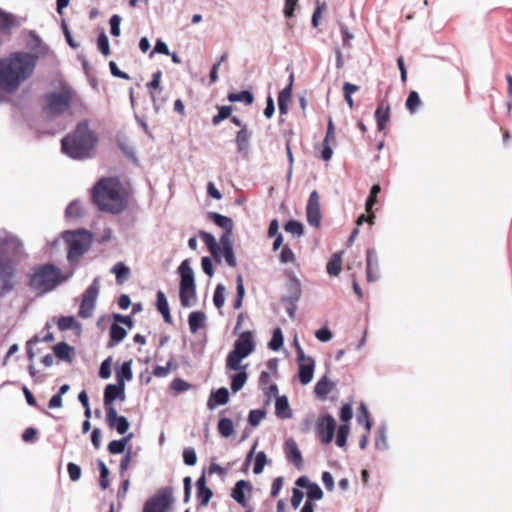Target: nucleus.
<instances>
[{
    "mask_svg": "<svg viewBox=\"0 0 512 512\" xmlns=\"http://www.w3.org/2000/svg\"><path fill=\"white\" fill-rule=\"evenodd\" d=\"M279 260L282 264L293 263L295 261V254L289 245H283Z\"/></svg>",
    "mask_w": 512,
    "mask_h": 512,
    "instance_id": "nucleus-59",
    "label": "nucleus"
},
{
    "mask_svg": "<svg viewBox=\"0 0 512 512\" xmlns=\"http://www.w3.org/2000/svg\"><path fill=\"white\" fill-rule=\"evenodd\" d=\"M198 235L203 240L210 253L216 258L218 262H220L221 248L215 237L211 233L204 230H200Z\"/></svg>",
    "mask_w": 512,
    "mask_h": 512,
    "instance_id": "nucleus-28",
    "label": "nucleus"
},
{
    "mask_svg": "<svg viewBox=\"0 0 512 512\" xmlns=\"http://www.w3.org/2000/svg\"><path fill=\"white\" fill-rule=\"evenodd\" d=\"M47 108L52 115L58 116L70 108L71 94L67 92H51L46 95Z\"/></svg>",
    "mask_w": 512,
    "mask_h": 512,
    "instance_id": "nucleus-11",
    "label": "nucleus"
},
{
    "mask_svg": "<svg viewBox=\"0 0 512 512\" xmlns=\"http://www.w3.org/2000/svg\"><path fill=\"white\" fill-rule=\"evenodd\" d=\"M125 449H126V446L119 439L112 440L111 442H109V444L107 446L108 452L113 455L121 454L125 451Z\"/></svg>",
    "mask_w": 512,
    "mask_h": 512,
    "instance_id": "nucleus-64",
    "label": "nucleus"
},
{
    "mask_svg": "<svg viewBox=\"0 0 512 512\" xmlns=\"http://www.w3.org/2000/svg\"><path fill=\"white\" fill-rule=\"evenodd\" d=\"M285 454H286V458L289 461H291L298 470L302 469V465H303L302 453L299 450L298 445L293 438H289L285 442Z\"/></svg>",
    "mask_w": 512,
    "mask_h": 512,
    "instance_id": "nucleus-21",
    "label": "nucleus"
},
{
    "mask_svg": "<svg viewBox=\"0 0 512 512\" xmlns=\"http://www.w3.org/2000/svg\"><path fill=\"white\" fill-rule=\"evenodd\" d=\"M284 230L297 238L303 236L305 232L304 225L294 219H290L284 224Z\"/></svg>",
    "mask_w": 512,
    "mask_h": 512,
    "instance_id": "nucleus-45",
    "label": "nucleus"
},
{
    "mask_svg": "<svg viewBox=\"0 0 512 512\" xmlns=\"http://www.w3.org/2000/svg\"><path fill=\"white\" fill-rule=\"evenodd\" d=\"M350 432V427L348 424H341L338 427L337 436H336V445L340 448H345L347 444V438Z\"/></svg>",
    "mask_w": 512,
    "mask_h": 512,
    "instance_id": "nucleus-52",
    "label": "nucleus"
},
{
    "mask_svg": "<svg viewBox=\"0 0 512 512\" xmlns=\"http://www.w3.org/2000/svg\"><path fill=\"white\" fill-rule=\"evenodd\" d=\"M57 326L60 331L81 329V324L75 320L74 316H61Z\"/></svg>",
    "mask_w": 512,
    "mask_h": 512,
    "instance_id": "nucleus-41",
    "label": "nucleus"
},
{
    "mask_svg": "<svg viewBox=\"0 0 512 512\" xmlns=\"http://www.w3.org/2000/svg\"><path fill=\"white\" fill-rule=\"evenodd\" d=\"M100 291V278L96 277L85 290L82 296V301L78 311L79 317L87 319L92 316L95 309L96 300Z\"/></svg>",
    "mask_w": 512,
    "mask_h": 512,
    "instance_id": "nucleus-9",
    "label": "nucleus"
},
{
    "mask_svg": "<svg viewBox=\"0 0 512 512\" xmlns=\"http://www.w3.org/2000/svg\"><path fill=\"white\" fill-rule=\"evenodd\" d=\"M207 217L211 220L215 225L222 228L224 230L223 234L220 237V248L221 250H227L233 248L232 244V234L234 229L233 220L225 215H222L218 212L210 211L207 213Z\"/></svg>",
    "mask_w": 512,
    "mask_h": 512,
    "instance_id": "nucleus-8",
    "label": "nucleus"
},
{
    "mask_svg": "<svg viewBox=\"0 0 512 512\" xmlns=\"http://www.w3.org/2000/svg\"><path fill=\"white\" fill-rule=\"evenodd\" d=\"M72 275L73 271H70L67 275L62 276L60 268L52 263H45L32 268L31 273L27 276V285L37 295L42 296L53 291Z\"/></svg>",
    "mask_w": 512,
    "mask_h": 512,
    "instance_id": "nucleus-5",
    "label": "nucleus"
},
{
    "mask_svg": "<svg viewBox=\"0 0 512 512\" xmlns=\"http://www.w3.org/2000/svg\"><path fill=\"white\" fill-rule=\"evenodd\" d=\"M366 278L368 282H375L380 278L379 260L374 248L366 250Z\"/></svg>",
    "mask_w": 512,
    "mask_h": 512,
    "instance_id": "nucleus-17",
    "label": "nucleus"
},
{
    "mask_svg": "<svg viewBox=\"0 0 512 512\" xmlns=\"http://www.w3.org/2000/svg\"><path fill=\"white\" fill-rule=\"evenodd\" d=\"M334 134L335 126L332 119L330 118L327 124L326 136L322 142L321 158L324 161H329L332 158L333 150L329 144V140L330 138H334Z\"/></svg>",
    "mask_w": 512,
    "mask_h": 512,
    "instance_id": "nucleus-26",
    "label": "nucleus"
},
{
    "mask_svg": "<svg viewBox=\"0 0 512 512\" xmlns=\"http://www.w3.org/2000/svg\"><path fill=\"white\" fill-rule=\"evenodd\" d=\"M308 361L298 363V377L302 385L309 384L314 375L315 360L312 357L307 359Z\"/></svg>",
    "mask_w": 512,
    "mask_h": 512,
    "instance_id": "nucleus-24",
    "label": "nucleus"
},
{
    "mask_svg": "<svg viewBox=\"0 0 512 512\" xmlns=\"http://www.w3.org/2000/svg\"><path fill=\"white\" fill-rule=\"evenodd\" d=\"M106 421L111 429H115L119 434L124 435L130 427L127 417L118 415L116 408L106 411Z\"/></svg>",
    "mask_w": 512,
    "mask_h": 512,
    "instance_id": "nucleus-16",
    "label": "nucleus"
},
{
    "mask_svg": "<svg viewBox=\"0 0 512 512\" xmlns=\"http://www.w3.org/2000/svg\"><path fill=\"white\" fill-rule=\"evenodd\" d=\"M125 387L126 384H107L104 388L103 393V402L104 408L108 411L111 408H115L113 403L115 400L124 401L125 400Z\"/></svg>",
    "mask_w": 512,
    "mask_h": 512,
    "instance_id": "nucleus-13",
    "label": "nucleus"
},
{
    "mask_svg": "<svg viewBox=\"0 0 512 512\" xmlns=\"http://www.w3.org/2000/svg\"><path fill=\"white\" fill-rule=\"evenodd\" d=\"M22 25V19L15 14L0 8V34L11 35L13 29Z\"/></svg>",
    "mask_w": 512,
    "mask_h": 512,
    "instance_id": "nucleus-18",
    "label": "nucleus"
},
{
    "mask_svg": "<svg viewBox=\"0 0 512 512\" xmlns=\"http://www.w3.org/2000/svg\"><path fill=\"white\" fill-rule=\"evenodd\" d=\"M253 490L252 484L248 480H238L231 490V498L243 508H247L248 501L245 495V491L251 493Z\"/></svg>",
    "mask_w": 512,
    "mask_h": 512,
    "instance_id": "nucleus-19",
    "label": "nucleus"
},
{
    "mask_svg": "<svg viewBox=\"0 0 512 512\" xmlns=\"http://www.w3.org/2000/svg\"><path fill=\"white\" fill-rule=\"evenodd\" d=\"M247 379H248V374L245 369L236 371V373L232 374L230 376V380H231L230 387H231L232 392L233 393L239 392L246 384Z\"/></svg>",
    "mask_w": 512,
    "mask_h": 512,
    "instance_id": "nucleus-36",
    "label": "nucleus"
},
{
    "mask_svg": "<svg viewBox=\"0 0 512 512\" xmlns=\"http://www.w3.org/2000/svg\"><path fill=\"white\" fill-rule=\"evenodd\" d=\"M179 299L183 308H189L197 303V292L194 271L190 259H184L179 265Z\"/></svg>",
    "mask_w": 512,
    "mask_h": 512,
    "instance_id": "nucleus-7",
    "label": "nucleus"
},
{
    "mask_svg": "<svg viewBox=\"0 0 512 512\" xmlns=\"http://www.w3.org/2000/svg\"><path fill=\"white\" fill-rule=\"evenodd\" d=\"M68 246L67 260L72 266L71 271L78 267L79 259L90 249L92 243V234L86 229L75 231H65L62 234Z\"/></svg>",
    "mask_w": 512,
    "mask_h": 512,
    "instance_id": "nucleus-6",
    "label": "nucleus"
},
{
    "mask_svg": "<svg viewBox=\"0 0 512 512\" xmlns=\"http://www.w3.org/2000/svg\"><path fill=\"white\" fill-rule=\"evenodd\" d=\"M192 387V384L188 383L182 378H175L170 384V388L177 393L185 392Z\"/></svg>",
    "mask_w": 512,
    "mask_h": 512,
    "instance_id": "nucleus-57",
    "label": "nucleus"
},
{
    "mask_svg": "<svg viewBox=\"0 0 512 512\" xmlns=\"http://www.w3.org/2000/svg\"><path fill=\"white\" fill-rule=\"evenodd\" d=\"M227 100L231 103L241 102L246 106L254 102V95L249 90H242L240 92H230L227 95Z\"/></svg>",
    "mask_w": 512,
    "mask_h": 512,
    "instance_id": "nucleus-33",
    "label": "nucleus"
},
{
    "mask_svg": "<svg viewBox=\"0 0 512 512\" xmlns=\"http://www.w3.org/2000/svg\"><path fill=\"white\" fill-rule=\"evenodd\" d=\"M111 363H112V357L109 356L100 365L99 368V377L101 379H108L111 376Z\"/></svg>",
    "mask_w": 512,
    "mask_h": 512,
    "instance_id": "nucleus-62",
    "label": "nucleus"
},
{
    "mask_svg": "<svg viewBox=\"0 0 512 512\" xmlns=\"http://www.w3.org/2000/svg\"><path fill=\"white\" fill-rule=\"evenodd\" d=\"M85 215L81 203L78 199L71 201L65 209L66 219L81 218Z\"/></svg>",
    "mask_w": 512,
    "mask_h": 512,
    "instance_id": "nucleus-39",
    "label": "nucleus"
},
{
    "mask_svg": "<svg viewBox=\"0 0 512 512\" xmlns=\"http://www.w3.org/2000/svg\"><path fill=\"white\" fill-rule=\"evenodd\" d=\"M121 17L118 14H114L109 19L110 24V33L114 37H118L121 33L120 25H121Z\"/></svg>",
    "mask_w": 512,
    "mask_h": 512,
    "instance_id": "nucleus-60",
    "label": "nucleus"
},
{
    "mask_svg": "<svg viewBox=\"0 0 512 512\" xmlns=\"http://www.w3.org/2000/svg\"><path fill=\"white\" fill-rule=\"evenodd\" d=\"M217 429L222 437L229 438L234 433L233 421L228 417H222L218 421Z\"/></svg>",
    "mask_w": 512,
    "mask_h": 512,
    "instance_id": "nucleus-43",
    "label": "nucleus"
},
{
    "mask_svg": "<svg viewBox=\"0 0 512 512\" xmlns=\"http://www.w3.org/2000/svg\"><path fill=\"white\" fill-rule=\"evenodd\" d=\"M420 105H421V99H420L418 92L411 91L408 94V97L406 99V103H405L406 109L410 113H415Z\"/></svg>",
    "mask_w": 512,
    "mask_h": 512,
    "instance_id": "nucleus-49",
    "label": "nucleus"
},
{
    "mask_svg": "<svg viewBox=\"0 0 512 512\" xmlns=\"http://www.w3.org/2000/svg\"><path fill=\"white\" fill-rule=\"evenodd\" d=\"M116 383L125 384L133 378L132 359L125 361L115 368Z\"/></svg>",
    "mask_w": 512,
    "mask_h": 512,
    "instance_id": "nucleus-30",
    "label": "nucleus"
},
{
    "mask_svg": "<svg viewBox=\"0 0 512 512\" xmlns=\"http://www.w3.org/2000/svg\"><path fill=\"white\" fill-rule=\"evenodd\" d=\"M225 291L226 288L223 284L219 283L216 285L213 295V303L218 309H221L225 303Z\"/></svg>",
    "mask_w": 512,
    "mask_h": 512,
    "instance_id": "nucleus-54",
    "label": "nucleus"
},
{
    "mask_svg": "<svg viewBox=\"0 0 512 512\" xmlns=\"http://www.w3.org/2000/svg\"><path fill=\"white\" fill-rule=\"evenodd\" d=\"M92 202L102 212L119 214L128 205L125 190L117 178H102L92 188Z\"/></svg>",
    "mask_w": 512,
    "mask_h": 512,
    "instance_id": "nucleus-3",
    "label": "nucleus"
},
{
    "mask_svg": "<svg viewBox=\"0 0 512 512\" xmlns=\"http://www.w3.org/2000/svg\"><path fill=\"white\" fill-rule=\"evenodd\" d=\"M172 501V490L169 487H165L149 498L145 502L143 509H145V512H166Z\"/></svg>",
    "mask_w": 512,
    "mask_h": 512,
    "instance_id": "nucleus-10",
    "label": "nucleus"
},
{
    "mask_svg": "<svg viewBox=\"0 0 512 512\" xmlns=\"http://www.w3.org/2000/svg\"><path fill=\"white\" fill-rule=\"evenodd\" d=\"M196 497L199 501V506L205 507L213 497V490L209 487L196 489Z\"/></svg>",
    "mask_w": 512,
    "mask_h": 512,
    "instance_id": "nucleus-53",
    "label": "nucleus"
},
{
    "mask_svg": "<svg viewBox=\"0 0 512 512\" xmlns=\"http://www.w3.org/2000/svg\"><path fill=\"white\" fill-rule=\"evenodd\" d=\"M284 287L286 293L281 296V302H299L302 296V286L294 273L288 274V280Z\"/></svg>",
    "mask_w": 512,
    "mask_h": 512,
    "instance_id": "nucleus-14",
    "label": "nucleus"
},
{
    "mask_svg": "<svg viewBox=\"0 0 512 512\" xmlns=\"http://www.w3.org/2000/svg\"><path fill=\"white\" fill-rule=\"evenodd\" d=\"M155 306L157 311L162 315L165 323L172 324V316L169 307V303L165 293L162 290H158L156 293Z\"/></svg>",
    "mask_w": 512,
    "mask_h": 512,
    "instance_id": "nucleus-25",
    "label": "nucleus"
},
{
    "mask_svg": "<svg viewBox=\"0 0 512 512\" xmlns=\"http://www.w3.org/2000/svg\"><path fill=\"white\" fill-rule=\"evenodd\" d=\"M36 64V56L23 51L0 59V103L7 101L6 95L14 94L21 83L33 74Z\"/></svg>",
    "mask_w": 512,
    "mask_h": 512,
    "instance_id": "nucleus-1",
    "label": "nucleus"
},
{
    "mask_svg": "<svg viewBox=\"0 0 512 512\" xmlns=\"http://www.w3.org/2000/svg\"><path fill=\"white\" fill-rule=\"evenodd\" d=\"M98 143L97 134L90 129L87 120L80 121L74 130L61 140V150L73 160L91 158Z\"/></svg>",
    "mask_w": 512,
    "mask_h": 512,
    "instance_id": "nucleus-4",
    "label": "nucleus"
},
{
    "mask_svg": "<svg viewBox=\"0 0 512 512\" xmlns=\"http://www.w3.org/2000/svg\"><path fill=\"white\" fill-rule=\"evenodd\" d=\"M229 391L226 387H220L216 390H212L207 401V407L209 410L215 409L217 406H222L229 401Z\"/></svg>",
    "mask_w": 512,
    "mask_h": 512,
    "instance_id": "nucleus-23",
    "label": "nucleus"
},
{
    "mask_svg": "<svg viewBox=\"0 0 512 512\" xmlns=\"http://www.w3.org/2000/svg\"><path fill=\"white\" fill-rule=\"evenodd\" d=\"M97 46L99 51L104 55L108 56L110 54V45L109 39L105 32H101L97 38Z\"/></svg>",
    "mask_w": 512,
    "mask_h": 512,
    "instance_id": "nucleus-58",
    "label": "nucleus"
},
{
    "mask_svg": "<svg viewBox=\"0 0 512 512\" xmlns=\"http://www.w3.org/2000/svg\"><path fill=\"white\" fill-rule=\"evenodd\" d=\"M24 256L22 241L7 230L0 229V297L13 290L17 266Z\"/></svg>",
    "mask_w": 512,
    "mask_h": 512,
    "instance_id": "nucleus-2",
    "label": "nucleus"
},
{
    "mask_svg": "<svg viewBox=\"0 0 512 512\" xmlns=\"http://www.w3.org/2000/svg\"><path fill=\"white\" fill-rule=\"evenodd\" d=\"M218 113L212 118V125L218 126L222 121L230 119L233 107L230 105L217 106Z\"/></svg>",
    "mask_w": 512,
    "mask_h": 512,
    "instance_id": "nucleus-46",
    "label": "nucleus"
},
{
    "mask_svg": "<svg viewBox=\"0 0 512 512\" xmlns=\"http://www.w3.org/2000/svg\"><path fill=\"white\" fill-rule=\"evenodd\" d=\"M375 448L381 451H385L389 448L387 441V427L385 423H382L375 434Z\"/></svg>",
    "mask_w": 512,
    "mask_h": 512,
    "instance_id": "nucleus-37",
    "label": "nucleus"
},
{
    "mask_svg": "<svg viewBox=\"0 0 512 512\" xmlns=\"http://www.w3.org/2000/svg\"><path fill=\"white\" fill-rule=\"evenodd\" d=\"M239 354L248 357L255 350V341L253 338V332L250 330L244 331L238 335V338L234 342L233 349Z\"/></svg>",
    "mask_w": 512,
    "mask_h": 512,
    "instance_id": "nucleus-15",
    "label": "nucleus"
},
{
    "mask_svg": "<svg viewBox=\"0 0 512 512\" xmlns=\"http://www.w3.org/2000/svg\"><path fill=\"white\" fill-rule=\"evenodd\" d=\"M251 138L252 131H250L248 127H243V129L237 131L235 137L237 153L244 156L249 153Z\"/></svg>",
    "mask_w": 512,
    "mask_h": 512,
    "instance_id": "nucleus-22",
    "label": "nucleus"
},
{
    "mask_svg": "<svg viewBox=\"0 0 512 512\" xmlns=\"http://www.w3.org/2000/svg\"><path fill=\"white\" fill-rule=\"evenodd\" d=\"M245 297V287L242 275L236 277V296L233 303V308L238 310L242 307L243 299Z\"/></svg>",
    "mask_w": 512,
    "mask_h": 512,
    "instance_id": "nucleus-42",
    "label": "nucleus"
},
{
    "mask_svg": "<svg viewBox=\"0 0 512 512\" xmlns=\"http://www.w3.org/2000/svg\"><path fill=\"white\" fill-rule=\"evenodd\" d=\"M115 274L117 284H123L130 275V268L124 262H117L111 269Z\"/></svg>",
    "mask_w": 512,
    "mask_h": 512,
    "instance_id": "nucleus-38",
    "label": "nucleus"
},
{
    "mask_svg": "<svg viewBox=\"0 0 512 512\" xmlns=\"http://www.w3.org/2000/svg\"><path fill=\"white\" fill-rule=\"evenodd\" d=\"M127 336V330L117 323H112L109 329V341L107 348H112L121 343Z\"/></svg>",
    "mask_w": 512,
    "mask_h": 512,
    "instance_id": "nucleus-27",
    "label": "nucleus"
},
{
    "mask_svg": "<svg viewBox=\"0 0 512 512\" xmlns=\"http://www.w3.org/2000/svg\"><path fill=\"white\" fill-rule=\"evenodd\" d=\"M275 414L280 419H288L292 417V410L286 395H282L276 398Z\"/></svg>",
    "mask_w": 512,
    "mask_h": 512,
    "instance_id": "nucleus-31",
    "label": "nucleus"
},
{
    "mask_svg": "<svg viewBox=\"0 0 512 512\" xmlns=\"http://www.w3.org/2000/svg\"><path fill=\"white\" fill-rule=\"evenodd\" d=\"M335 387V383L328 381L327 375H324L315 385L314 393L320 399H325L329 392Z\"/></svg>",
    "mask_w": 512,
    "mask_h": 512,
    "instance_id": "nucleus-34",
    "label": "nucleus"
},
{
    "mask_svg": "<svg viewBox=\"0 0 512 512\" xmlns=\"http://www.w3.org/2000/svg\"><path fill=\"white\" fill-rule=\"evenodd\" d=\"M54 355L61 361L72 363L74 347L66 342H59L52 347Z\"/></svg>",
    "mask_w": 512,
    "mask_h": 512,
    "instance_id": "nucleus-29",
    "label": "nucleus"
},
{
    "mask_svg": "<svg viewBox=\"0 0 512 512\" xmlns=\"http://www.w3.org/2000/svg\"><path fill=\"white\" fill-rule=\"evenodd\" d=\"M284 335L280 327L273 329L272 338L268 342V348L272 351H278L283 347Z\"/></svg>",
    "mask_w": 512,
    "mask_h": 512,
    "instance_id": "nucleus-44",
    "label": "nucleus"
},
{
    "mask_svg": "<svg viewBox=\"0 0 512 512\" xmlns=\"http://www.w3.org/2000/svg\"><path fill=\"white\" fill-rule=\"evenodd\" d=\"M343 251L337 252L332 255L331 259L327 263V273L330 276H337L341 272L342 268V256Z\"/></svg>",
    "mask_w": 512,
    "mask_h": 512,
    "instance_id": "nucleus-40",
    "label": "nucleus"
},
{
    "mask_svg": "<svg viewBox=\"0 0 512 512\" xmlns=\"http://www.w3.org/2000/svg\"><path fill=\"white\" fill-rule=\"evenodd\" d=\"M266 410L265 409H253L250 410L248 415V423L252 427H257L261 420L265 418Z\"/></svg>",
    "mask_w": 512,
    "mask_h": 512,
    "instance_id": "nucleus-55",
    "label": "nucleus"
},
{
    "mask_svg": "<svg viewBox=\"0 0 512 512\" xmlns=\"http://www.w3.org/2000/svg\"><path fill=\"white\" fill-rule=\"evenodd\" d=\"M336 421L331 414L319 417L316 422V433L324 444H329L334 438Z\"/></svg>",
    "mask_w": 512,
    "mask_h": 512,
    "instance_id": "nucleus-12",
    "label": "nucleus"
},
{
    "mask_svg": "<svg viewBox=\"0 0 512 512\" xmlns=\"http://www.w3.org/2000/svg\"><path fill=\"white\" fill-rule=\"evenodd\" d=\"M117 146L127 158H129L135 162L137 161L135 148L128 143L127 139L118 138Z\"/></svg>",
    "mask_w": 512,
    "mask_h": 512,
    "instance_id": "nucleus-47",
    "label": "nucleus"
},
{
    "mask_svg": "<svg viewBox=\"0 0 512 512\" xmlns=\"http://www.w3.org/2000/svg\"><path fill=\"white\" fill-rule=\"evenodd\" d=\"M245 358L246 357L243 356L242 354H239L236 351L231 350L228 353L227 358H226V370H231V371L244 370L245 366H242L241 362Z\"/></svg>",
    "mask_w": 512,
    "mask_h": 512,
    "instance_id": "nucleus-35",
    "label": "nucleus"
},
{
    "mask_svg": "<svg viewBox=\"0 0 512 512\" xmlns=\"http://www.w3.org/2000/svg\"><path fill=\"white\" fill-rule=\"evenodd\" d=\"M306 217L310 226H320L322 219L320 208H306Z\"/></svg>",
    "mask_w": 512,
    "mask_h": 512,
    "instance_id": "nucleus-50",
    "label": "nucleus"
},
{
    "mask_svg": "<svg viewBox=\"0 0 512 512\" xmlns=\"http://www.w3.org/2000/svg\"><path fill=\"white\" fill-rule=\"evenodd\" d=\"M269 463L267 455L264 451H259L254 459L253 473L259 475L263 472L266 464Z\"/></svg>",
    "mask_w": 512,
    "mask_h": 512,
    "instance_id": "nucleus-48",
    "label": "nucleus"
},
{
    "mask_svg": "<svg viewBox=\"0 0 512 512\" xmlns=\"http://www.w3.org/2000/svg\"><path fill=\"white\" fill-rule=\"evenodd\" d=\"M183 462L187 466H194L197 463V454L193 447L183 449Z\"/></svg>",
    "mask_w": 512,
    "mask_h": 512,
    "instance_id": "nucleus-56",
    "label": "nucleus"
},
{
    "mask_svg": "<svg viewBox=\"0 0 512 512\" xmlns=\"http://www.w3.org/2000/svg\"><path fill=\"white\" fill-rule=\"evenodd\" d=\"M206 315L202 311H192L188 316V325L191 333H196L199 329L205 327Z\"/></svg>",
    "mask_w": 512,
    "mask_h": 512,
    "instance_id": "nucleus-32",
    "label": "nucleus"
},
{
    "mask_svg": "<svg viewBox=\"0 0 512 512\" xmlns=\"http://www.w3.org/2000/svg\"><path fill=\"white\" fill-rule=\"evenodd\" d=\"M377 129L379 131H382L386 128L388 122L390 121L391 117V108L390 104L386 100H381L374 113Z\"/></svg>",
    "mask_w": 512,
    "mask_h": 512,
    "instance_id": "nucleus-20",
    "label": "nucleus"
},
{
    "mask_svg": "<svg viewBox=\"0 0 512 512\" xmlns=\"http://www.w3.org/2000/svg\"><path fill=\"white\" fill-rule=\"evenodd\" d=\"M339 26L342 35V44L345 48H350L352 46L351 40L354 38V35L349 31L345 24L340 23Z\"/></svg>",
    "mask_w": 512,
    "mask_h": 512,
    "instance_id": "nucleus-63",
    "label": "nucleus"
},
{
    "mask_svg": "<svg viewBox=\"0 0 512 512\" xmlns=\"http://www.w3.org/2000/svg\"><path fill=\"white\" fill-rule=\"evenodd\" d=\"M353 417V409L351 403L344 404L339 411V418L343 424H347Z\"/></svg>",
    "mask_w": 512,
    "mask_h": 512,
    "instance_id": "nucleus-61",
    "label": "nucleus"
},
{
    "mask_svg": "<svg viewBox=\"0 0 512 512\" xmlns=\"http://www.w3.org/2000/svg\"><path fill=\"white\" fill-rule=\"evenodd\" d=\"M323 496L324 493L321 487L316 482H313L310 488L307 489V497L305 501L313 503L314 501L321 500Z\"/></svg>",
    "mask_w": 512,
    "mask_h": 512,
    "instance_id": "nucleus-51",
    "label": "nucleus"
}]
</instances>
